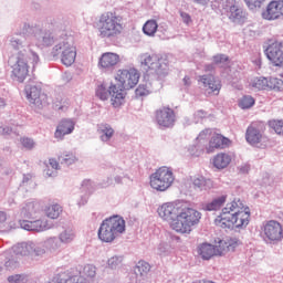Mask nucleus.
Listing matches in <instances>:
<instances>
[{
    "instance_id": "obj_1",
    "label": "nucleus",
    "mask_w": 283,
    "mask_h": 283,
    "mask_svg": "<svg viewBox=\"0 0 283 283\" xmlns=\"http://www.w3.org/2000/svg\"><path fill=\"white\" fill-rule=\"evenodd\" d=\"M158 216L177 233H191V227L200 222V212L187 207L182 201H170L163 203L157 209Z\"/></svg>"
},
{
    "instance_id": "obj_2",
    "label": "nucleus",
    "mask_w": 283,
    "mask_h": 283,
    "mask_svg": "<svg viewBox=\"0 0 283 283\" xmlns=\"http://www.w3.org/2000/svg\"><path fill=\"white\" fill-rule=\"evenodd\" d=\"M251 222V209L240 199H234L222 208L214 219V224L221 229H247Z\"/></svg>"
},
{
    "instance_id": "obj_3",
    "label": "nucleus",
    "mask_w": 283,
    "mask_h": 283,
    "mask_svg": "<svg viewBox=\"0 0 283 283\" xmlns=\"http://www.w3.org/2000/svg\"><path fill=\"white\" fill-rule=\"evenodd\" d=\"M97 32L101 39H116L123 34V18L114 12H106L99 17Z\"/></svg>"
},
{
    "instance_id": "obj_4",
    "label": "nucleus",
    "mask_w": 283,
    "mask_h": 283,
    "mask_svg": "<svg viewBox=\"0 0 283 283\" xmlns=\"http://www.w3.org/2000/svg\"><path fill=\"white\" fill-rule=\"evenodd\" d=\"M123 233H125V219L120 216H113L102 222L97 235L102 242L109 243Z\"/></svg>"
},
{
    "instance_id": "obj_5",
    "label": "nucleus",
    "mask_w": 283,
    "mask_h": 283,
    "mask_svg": "<svg viewBox=\"0 0 283 283\" xmlns=\"http://www.w3.org/2000/svg\"><path fill=\"white\" fill-rule=\"evenodd\" d=\"M140 65L144 70H153L156 74H167L169 72V59L163 54L140 55Z\"/></svg>"
},
{
    "instance_id": "obj_6",
    "label": "nucleus",
    "mask_w": 283,
    "mask_h": 283,
    "mask_svg": "<svg viewBox=\"0 0 283 283\" xmlns=\"http://www.w3.org/2000/svg\"><path fill=\"white\" fill-rule=\"evenodd\" d=\"M174 171L169 167L163 166L150 175V187L155 191H167L174 185Z\"/></svg>"
},
{
    "instance_id": "obj_7",
    "label": "nucleus",
    "mask_w": 283,
    "mask_h": 283,
    "mask_svg": "<svg viewBox=\"0 0 283 283\" xmlns=\"http://www.w3.org/2000/svg\"><path fill=\"white\" fill-rule=\"evenodd\" d=\"M115 81L123 90H134L140 81V72L135 67L119 69L115 74Z\"/></svg>"
},
{
    "instance_id": "obj_8",
    "label": "nucleus",
    "mask_w": 283,
    "mask_h": 283,
    "mask_svg": "<svg viewBox=\"0 0 283 283\" xmlns=\"http://www.w3.org/2000/svg\"><path fill=\"white\" fill-rule=\"evenodd\" d=\"M9 65L12 69L11 76L18 83H23L25 78H28V74H30V66L28 65V57L24 54L19 53L18 57H10Z\"/></svg>"
},
{
    "instance_id": "obj_9",
    "label": "nucleus",
    "mask_w": 283,
    "mask_h": 283,
    "mask_svg": "<svg viewBox=\"0 0 283 283\" xmlns=\"http://www.w3.org/2000/svg\"><path fill=\"white\" fill-rule=\"evenodd\" d=\"M55 52L61 54V61L63 65L70 67V65H74L76 61V46L74 45L73 40H65L60 42L54 46Z\"/></svg>"
},
{
    "instance_id": "obj_10",
    "label": "nucleus",
    "mask_w": 283,
    "mask_h": 283,
    "mask_svg": "<svg viewBox=\"0 0 283 283\" xmlns=\"http://www.w3.org/2000/svg\"><path fill=\"white\" fill-rule=\"evenodd\" d=\"M265 56L274 67H283V41H270Z\"/></svg>"
},
{
    "instance_id": "obj_11",
    "label": "nucleus",
    "mask_w": 283,
    "mask_h": 283,
    "mask_svg": "<svg viewBox=\"0 0 283 283\" xmlns=\"http://www.w3.org/2000/svg\"><path fill=\"white\" fill-rule=\"evenodd\" d=\"M155 122L164 129H170L176 125V111L169 106H163L155 111Z\"/></svg>"
},
{
    "instance_id": "obj_12",
    "label": "nucleus",
    "mask_w": 283,
    "mask_h": 283,
    "mask_svg": "<svg viewBox=\"0 0 283 283\" xmlns=\"http://www.w3.org/2000/svg\"><path fill=\"white\" fill-rule=\"evenodd\" d=\"M24 92L31 105H35V107L48 105V95L41 91V86L27 85Z\"/></svg>"
},
{
    "instance_id": "obj_13",
    "label": "nucleus",
    "mask_w": 283,
    "mask_h": 283,
    "mask_svg": "<svg viewBox=\"0 0 283 283\" xmlns=\"http://www.w3.org/2000/svg\"><path fill=\"white\" fill-rule=\"evenodd\" d=\"M264 123L262 122H253L250 124L245 133L247 143L253 147L260 145V143H262V138H264Z\"/></svg>"
},
{
    "instance_id": "obj_14",
    "label": "nucleus",
    "mask_w": 283,
    "mask_h": 283,
    "mask_svg": "<svg viewBox=\"0 0 283 283\" xmlns=\"http://www.w3.org/2000/svg\"><path fill=\"white\" fill-rule=\"evenodd\" d=\"M263 233L272 242L280 241L283 238L282 224L275 220L268 221L263 228Z\"/></svg>"
},
{
    "instance_id": "obj_15",
    "label": "nucleus",
    "mask_w": 283,
    "mask_h": 283,
    "mask_svg": "<svg viewBox=\"0 0 283 283\" xmlns=\"http://www.w3.org/2000/svg\"><path fill=\"white\" fill-rule=\"evenodd\" d=\"M200 83H202L206 92L208 94H216L218 96L220 94V91L222 90V82L218 80L213 75H201L199 77Z\"/></svg>"
},
{
    "instance_id": "obj_16",
    "label": "nucleus",
    "mask_w": 283,
    "mask_h": 283,
    "mask_svg": "<svg viewBox=\"0 0 283 283\" xmlns=\"http://www.w3.org/2000/svg\"><path fill=\"white\" fill-rule=\"evenodd\" d=\"M120 63V55L114 52H105L98 59V67L99 70H114L116 65Z\"/></svg>"
},
{
    "instance_id": "obj_17",
    "label": "nucleus",
    "mask_w": 283,
    "mask_h": 283,
    "mask_svg": "<svg viewBox=\"0 0 283 283\" xmlns=\"http://www.w3.org/2000/svg\"><path fill=\"white\" fill-rule=\"evenodd\" d=\"M108 94L111 96V105H113V107H120L125 103V97L127 96L125 88L118 84H111L108 87Z\"/></svg>"
},
{
    "instance_id": "obj_18",
    "label": "nucleus",
    "mask_w": 283,
    "mask_h": 283,
    "mask_svg": "<svg viewBox=\"0 0 283 283\" xmlns=\"http://www.w3.org/2000/svg\"><path fill=\"white\" fill-rule=\"evenodd\" d=\"M229 145H231V140L229 138L214 133L206 147V151L207 154H213L216 149H224V147H229Z\"/></svg>"
},
{
    "instance_id": "obj_19",
    "label": "nucleus",
    "mask_w": 283,
    "mask_h": 283,
    "mask_svg": "<svg viewBox=\"0 0 283 283\" xmlns=\"http://www.w3.org/2000/svg\"><path fill=\"white\" fill-rule=\"evenodd\" d=\"M75 125L76 124L72 119H62L55 129V133H54L55 138H57V140H63L65 136L74 132Z\"/></svg>"
},
{
    "instance_id": "obj_20",
    "label": "nucleus",
    "mask_w": 283,
    "mask_h": 283,
    "mask_svg": "<svg viewBox=\"0 0 283 283\" xmlns=\"http://www.w3.org/2000/svg\"><path fill=\"white\" fill-rule=\"evenodd\" d=\"M262 19L265 21H275L280 19L282 15L280 13V7L277 6V0H272L262 11Z\"/></svg>"
},
{
    "instance_id": "obj_21",
    "label": "nucleus",
    "mask_w": 283,
    "mask_h": 283,
    "mask_svg": "<svg viewBox=\"0 0 283 283\" xmlns=\"http://www.w3.org/2000/svg\"><path fill=\"white\" fill-rule=\"evenodd\" d=\"M209 136H211L210 129L202 130L198 135L196 139V145L189 147V153L191 154V156H200V153L202 151V143H205L207 138H209Z\"/></svg>"
},
{
    "instance_id": "obj_22",
    "label": "nucleus",
    "mask_w": 283,
    "mask_h": 283,
    "mask_svg": "<svg viewBox=\"0 0 283 283\" xmlns=\"http://www.w3.org/2000/svg\"><path fill=\"white\" fill-rule=\"evenodd\" d=\"M212 165L216 169H227L231 165V155L226 153L217 154L212 159Z\"/></svg>"
},
{
    "instance_id": "obj_23",
    "label": "nucleus",
    "mask_w": 283,
    "mask_h": 283,
    "mask_svg": "<svg viewBox=\"0 0 283 283\" xmlns=\"http://www.w3.org/2000/svg\"><path fill=\"white\" fill-rule=\"evenodd\" d=\"M44 213L46 218H50L51 220H57V218H60L63 213V207L56 202L50 203L44 208Z\"/></svg>"
},
{
    "instance_id": "obj_24",
    "label": "nucleus",
    "mask_w": 283,
    "mask_h": 283,
    "mask_svg": "<svg viewBox=\"0 0 283 283\" xmlns=\"http://www.w3.org/2000/svg\"><path fill=\"white\" fill-rule=\"evenodd\" d=\"M198 253L202 260H211L213 255H218L216 247L209 243H203L199 245Z\"/></svg>"
},
{
    "instance_id": "obj_25",
    "label": "nucleus",
    "mask_w": 283,
    "mask_h": 283,
    "mask_svg": "<svg viewBox=\"0 0 283 283\" xmlns=\"http://www.w3.org/2000/svg\"><path fill=\"white\" fill-rule=\"evenodd\" d=\"M53 109H57L59 112H65L67 107H70V99L63 94H56L52 101Z\"/></svg>"
},
{
    "instance_id": "obj_26",
    "label": "nucleus",
    "mask_w": 283,
    "mask_h": 283,
    "mask_svg": "<svg viewBox=\"0 0 283 283\" xmlns=\"http://www.w3.org/2000/svg\"><path fill=\"white\" fill-rule=\"evenodd\" d=\"M229 19L233 21V23H244L247 17L244 15V11H242V9L232 4L229 9Z\"/></svg>"
},
{
    "instance_id": "obj_27",
    "label": "nucleus",
    "mask_w": 283,
    "mask_h": 283,
    "mask_svg": "<svg viewBox=\"0 0 283 283\" xmlns=\"http://www.w3.org/2000/svg\"><path fill=\"white\" fill-rule=\"evenodd\" d=\"M191 181L193 187H196L197 189L207 190L213 188V181L202 176L191 177Z\"/></svg>"
},
{
    "instance_id": "obj_28",
    "label": "nucleus",
    "mask_w": 283,
    "mask_h": 283,
    "mask_svg": "<svg viewBox=\"0 0 283 283\" xmlns=\"http://www.w3.org/2000/svg\"><path fill=\"white\" fill-rule=\"evenodd\" d=\"M40 208L41 206L38 202H28L22 208V214L24 216V218H33V216H36V213H39Z\"/></svg>"
},
{
    "instance_id": "obj_29",
    "label": "nucleus",
    "mask_w": 283,
    "mask_h": 283,
    "mask_svg": "<svg viewBox=\"0 0 283 283\" xmlns=\"http://www.w3.org/2000/svg\"><path fill=\"white\" fill-rule=\"evenodd\" d=\"M98 132L101 135V140L103 143H107V140H111L112 136H114V128L109 126V124H101L98 126Z\"/></svg>"
},
{
    "instance_id": "obj_30",
    "label": "nucleus",
    "mask_w": 283,
    "mask_h": 283,
    "mask_svg": "<svg viewBox=\"0 0 283 283\" xmlns=\"http://www.w3.org/2000/svg\"><path fill=\"white\" fill-rule=\"evenodd\" d=\"M227 202V195L214 198L211 202L206 206L207 211H218Z\"/></svg>"
},
{
    "instance_id": "obj_31",
    "label": "nucleus",
    "mask_w": 283,
    "mask_h": 283,
    "mask_svg": "<svg viewBox=\"0 0 283 283\" xmlns=\"http://www.w3.org/2000/svg\"><path fill=\"white\" fill-rule=\"evenodd\" d=\"M143 32L147 36H155L156 32H158V22L156 20H148L143 27Z\"/></svg>"
},
{
    "instance_id": "obj_32",
    "label": "nucleus",
    "mask_w": 283,
    "mask_h": 283,
    "mask_svg": "<svg viewBox=\"0 0 283 283\" xmlns=\"http://www.w3.org/2000/svg\"><path fill=\"white\" fill-rule=\"evenodd\" d=\"M250 86L252 87V90H269L268 78L255 77L251 81Z\"/></svg>"
},
{
    "instance_id": "obj_33",
    "label": "nucleus",
    "mask_w": 283,
    "mask_h": 283,
    "mask_svg": "<svg viewBox=\"0 0 283 283\" xmlns=\"http://www.w3.org/2000/svg\"><path fill=\"white\" fill-rule=\"evenodd\" d=\"M34 36L38 41L42 42V45H52L54 43V38L48 33H43L41 31H36Z\"/></svg>"
},
{
    "instance_id": "obj_34",
    "label": "nucleus",
    "mask_w": 283,
    "mask_h": 283,
    "mask_svg": "<svg viewBox=\"0 0 283 283\" xmlns=\"http://www.w3.org/2000/svg\"><path fill=\"white\" fill-rule=\"evenodd\" d=\"M151 271V265L145 261H139L135 268L136 275H147Z\"/></svg>"
},
{
    "instance_id": "obj_35",
    "label": "nucleus",
    "mask_w": 283,
    "mask_h": 283,
    "mask_svg": "<svg viewBox=\"0 0 283 283\" xmlns=\"http://www.w3.org/2000/svg\"><path fill=\"white\" fill-rule=\"evenodd\" d=\"M268 125L275 134L282 135L283 134V119H270Z\"/></svg>"
},
{
    "instance_id": "obj_36",
    "label": "nucleus",
    "mask_w": 283,
    "mask_h": 283,
    "mask_svg": "<svg viewBox=\"0 0 283 283\" xmlns=\"http://www.w3.org/2000/svg\"><path fill=\"white\" fill-rule=\"evenodd\" d=\"M253 105H255V99L250 95H245L239 101L241 109H251Z\"/></svg>"
},
{
    "instance_id": "obj_37",
    "label": "nucleus",
    "mask_w": 283,
    "mask_h": 283,
    "mask_svg": "<svg viewBox=\"0 0 283 283\" xmlns=\"http://www.w3.org/2000/svg\"><path fill=\"white\" fill-rule=\"evenodd\" d=\"M217 255H224V253H229V241L228 239L220 240L218 245L214 247Z\"/></svg>"
},
{
    "instance_id": "obj_38",
    "label": "nucleus",
    "mask_w": 283,
    "mask_h": 283,
    "mask_svg": "<svg viewBox=\"0 0 283 283\" xmlns=\"http://www.w3.org/2000/svg\"><path fill=\"white\" fill-rule=\"evenodd\" d=\"M268 90H283V81L277 77L268 80Z\"/></svg>"
},
{
    "instance_id": "obj_39",
    "label": "nucleus",
    "mask_w": 283,
    "mask_h": 283,
    "mask_svg": "<svg viewBox=\"0 0 283 283\" xmlns=\"http://www.w3.org/2000/svg\"><path fill=\"white\" fill-rule=\"evenodd\" d=\"M266 0H244L249 10H260Z\"/></svg>"
},
{
    "instance_id": "obj_40",
    "label": "nucleus",
    "mask_w": 283,
    "mask_h": 283,
    "mask_svg": "<svg viewBox=\"0 0 283 283\" xmlns=\"http://www.w3.org/2000/svg\"><path fill=\"white\" fill-rule=\"evenodd\" d=\"M46 229H50L48 221H43V220L33 221V231L40 232V231H46Z\"/></svg>"
},
{
    "instance_id": "obj_41",
    "label": "nucleus",
    "mask_w": 283,
    "mask_h": 283,
    "mask_svg": "<svg viewBox=\"0 0 283 283\" xmlns=\"http://www.w3.org/2000/svg\"><path fill=\"white\" fill-rule=\"evenodd\" d=\"M96 96H98L101 101H107V98H109V91H107L105 85H99L96 90Z\"/></svg>"
},
{
    "instance_id": "obj_42",
    "label": "nucleus",
    "mask_w": 283,
    "mask_h": 283,
    "mask_svg": "<svg viewBox=\"0 0 283 283\" xmlns=\"http://www.w3.org/2000/svg\"><path fill=\"white\" fill-rule=\"evenodd\" d=\"M135 96L136 98H143L144 96H149V90L147 88L146 85H139L135 90Z\"/></svg>"
},
{
    "instance_id": "obj_43",
    "label": "nucleus",
    "mask_w": 283,
    "mask_h": 283,
    "mask_svg": "<svg viewBox=\"0 0 283 283\" xmlns=\"http://www.w3.org/2000/svg\"><path fill=\"white\" fill-rule=\"evenodd\" d=\"M227 62H229V56L224 54H217L212 57V63L214 65H224Z\"/></svg>"
},
{
    "instance_id": "obj_44",
    "label": "nucleus",
    "mask_w": 283,
    "mask_h": 283,
    "mask_svg": "<svg viewBox=\"0 0 283 283\" xmlns=\"http://www.w3.org/2000/svg\"><path fill=\"white\" fill-rule=\"evenodd\" d=\"M15 253L18 255H29L30 254V245H28L27 243L17 245Z\"/></svg>"
},
{
    "instance_id": "obj_45",
    "label": "nucleus",
    "mask_w": 283,
    "mask_h": 283,
    "mask_svg": "<svg viewBox=\"0 0 283 283\" xmlns=\"http://www.w3.org/2000/svg\"><path fill=\"white\" fill-rule=\"evenodd\" d=\"M84 275L86 277H96V266L94 265H85L84 266Z\"/></svg>"
},
{
    "instance_id": "obj_46",
    "label": "nucleus",
    "mask_w": 283,
    "mask_h": 283,
    "mask_svg": "<svg viewBox=\"0 0 283 283\" xmlns=\"http://www.w3.org/2000/svg\"><path fill=\"white\" fill-rule=\"evenodd\" d=\"M20 143L24 149H34V140L28 138V137H22L20 139Z\"/></svg>"
},
{
    "instance_id": "obj_47",
    "label": "nucleus",
    "mask_w": 283,
    "mask_h": 283,
    "mask_svg": "<svg viewBox=\"0 0 283 283\" xmlns=\"http://www.w3.org/2000/svg\"><path fill=\"white\" fill-rule=\"evenodd\" d=\"M60 240L61 242H66V243L72 242V240H74V233L64 231L61 233Z\"/></svg>"
},
{
    "instance_id": "obj_48",
    "label": "nucleus",
    "mask_w": 283,
    "mask_h": 283,
    "mask_svg": "<svg viewBox=\"0 0 283 283\" xmlns=\"http://www.w3.org/2000/svg\"><path fill=\"white\" fill-rule=\"evenodd\" d=\"M240 247V240L238 239H228V250L235 251Z\"/></svg>"
},
{
    "instance_id": "obj_49",
    "label": "nucleus",
    "mask_w": 283,
    "mask_h": 283,
    "mask_svg": "<svg viewBox=\"0 0 283 283\" xmlns=\"http://www.w3.org/2000/svg\"><path fill=\"white\" fill-rule=\"evenodd\" d=\"M21 227L25 231H34V223H33V221L24 220V221L21 222Z\"/></svg>"
},
{
    "instance_id": "obj_50",
    "label": "nucleus",
    "mask_w": 283,
    "mask_h": 283,
    "mask_svg": "<svg viewBox=\"0 0 283 283\" xmlns=\"http://www.w3.org/2000/svg\"><path fill=\"white\" fill-rule=\"evenodd\" d=\"M179 14L182 19V22L186 24V25H189L192 20H191V15L185 11H179Z\"/></svg>"
},
{
    "instance_id": "obj_51",
    "label": "nucleus",
    "mask_w": 283,
    "mask_h": 283,
    "mask_svg": "<svg viewBox=\"0 0 283 283\" xmlns=\"http://www.w3.org/2000/svg\"><path fill=\"white\" fill-rule=\"evenodd\" d=\"M63 163L66 165H72L76 160V156L74 154H67L62 157Z\"/></svg>"
},
{
    "instance_id": "obj_52",
    "label": "nucleus",
    "mask_w": 283,
    "mask_h": 283,
    "mask_svg": "<svg viewBox=\"0 0 283 283\" xmlns=\"http://www.w3.org/2000/svg\"><path fill=\"white\" fill-rule=\"evenodd\" d=\"M22 280H23V275H21V274L11 275L8 277V282H10V283H19Z\"/></svg>"
},
{
    "instance_id": "obj_53",
    "label": "nucleus",
    "mask_w": 283,
    "mask_h": 283,
    "mask_svg": "<svg viewBox=\"0 0 283 283\" xmlns=\"http://www.w3.org/2000/svg\"><path fill=\"white\" fill-rule=\"evenodd\" d=\"M63 280H65V272L59 273L53 277L55 283H63Z\"/></svg>"
},
{
    "instance_id": "obj_54",
    "label": "nucleus",
    "mask_w": 283,
    "mask_h": 283,
    "mask_svg": "<svg viewBox=\"0 0 283 283\" xmlns=\"http://www.w3.org/2000/svg\"><path fill=\"white\" fill-rule=\"evenodd\" d=\"M48 167H51V169H54V171H56V169H59V161H56V159L54 158H51L49 159Z\"/></svg>"
},
{
    "instance_id": "obj_55",
    "label": "nucleus",
    "mask_w": 283,
    "mask_h": 283,
    "mask_svg": "<svg viewBox=\"0 0 283 283\" xmlns=\"http://www.w3.org/2000/svg\"><path fill=\"white\" fill-rule=\"evenodd\" d=\"M8 220V213L6 211H0V224H3Z\"/></svg>"
},
{
    "instance_id": "obj_56",
    "label": "nucleus",
    "mask_w": 283,
    "mask_h": 283,
    "mask_svg": "<svg viewBox=\"0 0 283 283\" xmlns=\"http://www.w3.org/2000/svg\"><path fill=\"white\" fill-rule=\"evenodd\" d=\"M276 3L279 6V12L281 13V17H283V0H276Z\"/></svg>"
},
{
    "instance_id": "obj_57",
    "label": "nucleus",
    "mask_w": 283,
    "mask_h": 283,
    "mask_svg": "<svg viewBox=\"0 0 283 283\" xmlns=\"http://www.w3.org/2000/svg\"><path fill=\"white\" fill-rule=\"evenodd\" d=\"M184 85H186V86L191 85V77L190 76H185L184 77Z\"/></svg>"
},
{
    "instance_id": "obj_58",
    "label": "nucleus",
    "mask_w": 283,
    "mask_h": 283,
    "mask_svg": "<svg viewBox=\"0 0 283 283\" xmlns=\"http://www.w3.org/2000/svg\"><path fill=\"white\" fill-rule=\"evenodd\" d=\"M195 3H199V6H207V3H209V0H195Z\"/></svg>"
},
{
    "instance_id": "obj_59",
    "label": "nucleus",
    "mask_w": 283,
    "mask_h": 283,
    "mask_svg": "<svg viewBox=\"0 0 283 283\" xmlns=\"http://www.w3.org/2000/svg\"><path fill=\"white\" fill-rule=\"evenodd\" d=\"M11 45H13V48H14L15 45H21V41H19V40H12V41H11Z\"/></svg>"
},
{
    "instance_id": "obj_60",
    "label": "nucleus",
    "mask_w": 283,
    "mask_h": 283,
    "mask_svg": "<svg viewBox=\"0 0 283 283\" xmlns=\"http://www.w3.org/2000/svg\"><path fill=\"white\" fill-rule=\"evenodd\" d=\"M54 174H56V171H51L50 172V169L46 170V176H49V177L54 176Z\"/></svg>"
},
{
    "instance_id": "obj_61",
    "label": "nucleus",
    "mask_w": 283,
    "mask_h": 283,
    "mask_svg": "<svg viewBox=\"0 0 283 283\" xmlns=\"http://www.w3.org/2000/svg\"><path fill=\"white\" fill-rule=\"evenodd\" d=\"M1 107H6V101H3V98L0 97V109Z\"/></svg>"
},
{
    "instance_id": "obj_62",
    "label": "nucleus",
    "mask_w": 283,
    "mask_h": 283,
    "mask_svg": "<svg viewBox=\"0 0 283 283\" xmlns=\"http://www.w3.org/2000/svg\"><path fill=\"white\" fill-rule=\"evenodd\" d=\"M199 283H216V282L209 281V280H201V281H199Z\"/></svg>"
},
{
    "instance_id": "obj_63",
    "label": "nucleus",
    "mask_w": 283,
    "mask_h": 283,
    "mask_svg": "<svg viewBox=\"0 0 283 283\" xmlns=\"http://www.w3.org/2000/svg\"><path fill=\"white\" fill-rule=\"evenodd\" d=\"M46 244H54V240L46 241Z\"/></svg>"
},
{
    "instance_id": "obj_64",
    "label": "nucleus",
    "mask_w": 283,
    "mask_h": 283,
    "mask_svg": "<svg viewBox=\"0 0 283 283\" xmlns=\"http://www.w3.org/2000/svg\"><path fill=\"white\" fill-rule=\"evenodd\" d=\"M10 264H12V262H11V261L7 262V263H6V266H7V268H9V266H10Z\"/></svg>"
}]
</instances>
